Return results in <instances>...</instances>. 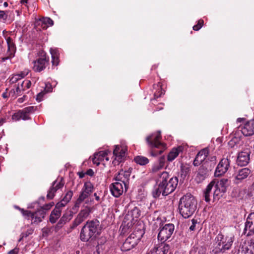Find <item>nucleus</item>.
<instances>
[{
  "instance_id": "f257e3e1",
  "label": "nucleus",
  "mask_w": 254,
  "mask_h": 254,
  "mask_svg": "<svg viewBox=\"0 0 254 254\" xmlns=\"http://www.w3.org/2000/svg\"><path fill=\"white\" fill-rule=\"evenodd\" d=\"M178 179L176 177L170 178L167 172H163L158 179V188L157 189V194L162 193L163 195H167L173 192L178 185Z\"/></svg>"
},
{
  "instance_id": "f03ea898",
  "label": "nucleus",
  "mask_w": 254,
  "mask_h": 254,
  "mask_svg": "<svg viewBox=\"0 0 254 254\" xmlns=\"http://www.w3.org/2000/svg\"><path fill=\"white\" fill-rule=\"evenodd\" d=\"M196 204L195 198L190 194H187L181 198L180 201V214L185 218H189L195 210Z\"/></svg>"
},
{
  "instance_id": "7ed1b4c3",
  "label": "nucleus",
  "mask_w": 254,
  "mask_h": 254,
  "mask_svg": "<svg viewBox=\"0 0 254 254\" xmlns=\"http://www.w3.org/2000/svg\"><path fill=\"white\" fill-rule=\"evenodd\" d=\"M234 241V235L232 233L226 234H218L213 243V251L215 253L224 252L229 250Z\"/></svg>"
},
{
  "instance_id": "20e7f679",
  "label": "nucleus",
  "mask_w": 254,
  "mask_h": 254,
  "mask_svg": "<svg viewBox=\"0 0 254 254\" xmlns=\"http://www.w3.org/2000/svg\"><path fill=\"white\" fill-rule=\"evenodd\" d=\"M98 226L99 222L97 221L87 222L81 230V240L84 242L94 240L99 233Z\"/></svg>"
},
{
  "instance_id": "39448f33",
  "label": "nucleus",
  "mask_w": 254,
  "mask_h": 254,
  "mask_svg": "<svg viewBox=\"0 0 254 254\" xmlns=\"http://www.w3.org/2000/svg\"><path fill=\"white\" fill-rule=\"evenodd\" d=\"M161 138L159 131L146 137V141L152 147L151 154L155 156L162 153L167 148L165 143L159 141Z\"/></svg>"
},
{
  "instance_id": "423d86ee",
  "label": "nucleus",
  "mask_w": 254,
  "mask_h": 254,
  "mask_svg": "<svg viewBox=\"0 0 254 254\" xmlns=\"http://www.w3.org/2000/svg\"><path fill=\"white\" fill-rule=\"evenodd\" d=\"M140 216V211L136 207L129 210L125 216L122 226L123 230L127 231V229L132 227L138 220Z\"/></svg>"
},
{
  "instance_id": "0eeeda50",
  "label": "nucleus",
  "mask_w": 254,
  "mask_h": 254,
  "mask_svg": "<svg viewBox=\"0 0 254 254\" xmlns=\"http://www.w3.org/2000/svg\"><path fill=\"white\" fill-rule=\"evenodd\" d=\"M143 234V231L139 229L130 234L123 244L125 250L127 251L135 247L140 240Z\"/></svg>"
},
{
  "instance_id": "6e6552de",
  "label": "nucleus",
  "mask_w": 254,
  "mask_h": 254,
  "mask_svg": "<svg viewBox=\"0 0 254 254\" xmlns=\"http://www.w3.org/2000/svg\"><path fill=\"white\" fill-rule=\"evenodd\" d=\"M127 147L125 145H116L113 151L112 163L114 166L119 165L125 159L127 151Z\"/></svg>"
},
{
  "instance_id": "1a4fd4ad",
  "label": "nucleus",
  "mask_w": 254,
  "mask_h": 254,
  "mask_svg": "<svg viewBox=\"0 0 254 254\" xmlns=\"http://www.w3.org/2000/svg\"><path fill=\"white\" fill-rule=\"evenodd\" d=\"M174 231V226L172 224H167L160 228L158 238L160 241L165 242L169 239Z\"/></svg>"
},
{
  "instance_id": "9d476101",
  "label": "nucleus",
  "mask_w": 254,
  "mask_h": 254,
  "mask_svg": "<svg viewBox=\"0 0 254 254\" xmlns=\"http://www.w3.org/2000/svg\"><path fill=\"white\" fill-rule=\"evenodd\" d=\"M111 156L112 154L110 151H101L94 154L92 158L93 162L97 166L100 163L105 165L109 161Z\"/></svg>"
},
{
  "instance_id": "9b49d317",
  "label": "nucleus",
  "mask_w": 254,
  "mask_h": 254,
  "mask_svg": "<svg viewBox=\"0 0 254 254\" xmlns=\"http://www.w3.org/2000/svg\"><path fill=\"white\" fill-rule=\"evenodd\" d=\"M11 34V33H9L5 31H3V35L5 39H6L8 46L7 56L6 57L2 58L3 61L13 57L14 56L16 50L15 45L13 42L12 38L10 36H9Z\"/></svg>"
},
{
  "instance_id": "f8f14e48",
  "label": "nucleus",
  "mask_w": 254,
  "mask_h": 254,
  "mask_svg": "<svg viewBox=\"0 0 254 254\" xmlns=\"http://www.w3.org/2000/svg\"><path fill=\"white\" fill-rule=\"evenodd\" d=\"M238 134L250 136L254 134V121L247 122L239 126L237 130Z\"/></svg>"
},
{
  "instance_id": "ddd939ff",
  "label": "nucleus",
  "mask_w": 254,
  "mask_h": 254,
  "mask_svg": "<svg viewBox=\"0 0 254 254\" xmlns=\"http://www.w3.org/2000/svg\"><path fill=\"white\" fill-rule=\"evenodd\" d=\"M53 24V21L50 18L43 17L36 20L35 28L37 31H41L42 29H47L49 26H52Z\"/></svg>"
},
{
  "instance_id": "4468645a",
  "label": "nucleus",
  "mask_w": 254,
  "mask_h": 254,
  "mask_svg": "<svg viewBox=\"0 0 254 254\" xmlns=\"http://www.w3.org/2000/svg\"><path fill=\"white\" fill-rule=\"evenodd\" d=\"M239 254H254V239L244 242L239 250Z\"/></svg>"
},
{
  "instance_id": "2eb2a0df",
  "label": "nucleus",
  "mask_w": 254,
  "mask_h": 254,
  "mask_svg": "<svg viewBox=\"0 0 254 254\" xmlns=\"http://www.w3.org/2000/svg\"><path fill=\"white\" fill-rule=\"evenodd\" d=\"M53 206V204H49L45 206L44 208L41 209L35 213H29V216H31L32 220L35 223H38L42 221V219L44 217L45 214V210H49Z\"/></svg>"
},
{
  "instance_id": "dca6fc26",
  "label": "nucleus",
  "mask_w": 254,
  "mask_h": 254,
  "mask_svg": "<svg viewBox=\"0 0 254 254\" xmlns=\"http://www.w3.org/2000/svg\"><path fill=\"white\" fill-rule=\"evenodd\" d=\"M250 151L248 148H246L240 152L237 158L238 164L241 166L247 165L250 160Z\"/></svg>"
},
{
  "instance_id": "f3484780",
  "label": "nucleus",
  "mask_w": 254,
  "mask_h": 254,
  "mask_svg": "<svg viewBox=\"0 0 254 254\" xmlns=\"http://www.w3.org/2000/svg\"><path fill=\"white\" fill-rule=\"evenodd\" d=\"M229 166V160L227 158L222 159L217 167L215 172V176L219 177L225 173L228 169Z\"/></svg>"
},
{
  "instance_id": "a211bd4d",
  "label": "nucleus",
  "mask_w": 254,
  "mask_h": 254,
  "mask_svg": "<svg viewBox=\"0 0 254 254\" xmlns=\"http://www.w3.org/2000/svg\"><path fill=\"white\" fill-rule=\"evenodd\" d=\"M48 62L45 53H42L39 59L34 62L33 69L37 71H40L45 68Z\"/></svg>"
},
{
  "instance_id": "6ab92c4d",
  "label": "nucleus",
  "mask_w": 254,
  "mask_h": 254,
  "mask_svg": "<svg viewBox=\"0 0 254 254\" xmlns=\"http://www.w3.org/2000/svg\"><path fill=\"white\" fill-rule=\"evenodd\" d=\"M121 182H116L112 184L110 186V190L112 194L115 197H119L123 194L125 187Z\"/></svg>"
},
{
  "instance_id": "aec40b11",
  "label": "nucleus",
  "mask_w": 254,
  "mask_h": 254,
  "mask_svg": "<svg viewBox=\"0 0 254 254\" xmlns=\"http://www.w3.org/2000/svg\"><path fill=\"white\" fill-rule=\"evenodd\" d=\"M130 169L127 171H121L116 176L115 180L117 182H121L125 187V190L127 189V183L130 176Z\"/></svg>"
},
{
  "instance_id": "412c9836",
  "label": "nucleus",
  "mask_w": 254,
  "mask_h": 254,
  "mask_svg": "<svg viewBox=\"0 0 254 254\" xmlns=\"http://www.w3.org/2000/svg\"><path fill=\"white\" fill-rule=\"evenodd\" d=\"M245 233L251 235L254 234V213H251L247 219L245 227Z\"/></svg>"
},
{
  "instance_id": "4be33fe9",
  "label": "nucleus",
  "mask_w": 254,
  "mask_h": 254,
  "mask_svg": "<svg viewBox=\"0 0 254 254\" xmlns=\"http://www.w3.org/2000/svg\"><path fill=\"white\" fill-rule=\"evenodd\" d=\"M208 151L207 149H204L199 151L197 154L193 164L194 165H198L202 163L208 155Z\"/></svg>"
},
{
  "instance_id": "5701e85b",
  "label": "nucleus",
  "mask_w": 254,
  "mask_h": 254,
  "mask_svg": "<svg viewBox=\"0 0 254 254\" xmlns=\"http://www.w3.org/2000/svg\"><path fill=\"white\" fill-rule=\"evenodd\" d=\"M169 250V246L165 244H161L155 246L151 251L155 254H167Z\"/></svg>"
},
{
  "instance_id": "b1692460",
  "label": "nucleus",
  "mask_w": 254,
  "mask_h": 254,
  "mask_svg": "<svg viewBox=\"0 0 254 254\" xmlns=\"http://www.w3.org/2000/svg\"><path fill=\"white\" fill-rule=\"evenodd\" d=\"M250 172V170L246 168L240 170L236 175V183H239L241 180L246 178Z\"/></svg>"
},
{
  "instance_id": "393cba45",
  "label": "nucleus",
  "mask_w": 254,
  "mask_h": 254,
  "mask_svg": "<svg viewBox=\"0 0 254 254\" xmlns=\"http://www.w3.org/2000/svg\"><path fill=\"white\" fill-rule=\"evenodd\" d=\"M182 151V147L179 146L177 148H173L169 153L167 156V160L168 161L171 162L174 160Z\"/></svg>"
},
{
  "instance_id": "a878e982",
  "label": "nucleus",
  "mask_w": 254,
  "mask_h": 254,
  "mask_svg": "<svg viewBox=\"0 0 254 254\" xmlns=\"http://www.w3.org/2000/svg\"><path fill=\"white\" fill-rule=\"evenodd\" d=\"M207 170L203 167H201L196 172L195 177V180L197 183H199L203 180L206 175Z\"/></svg>"
},
{
  "instance_id": "bb28decb",
  "label": "nucleus",
  "mask_w": 254,
  "mask_h": 254,
  "mask_svg": "<svg viewBox=\"0 0 254 254\" xmlns=\"http://www.w3.org/2000/svg\"><path fill=\"white\" fill-rule=\"evenodd\" d=\"M29 70H25V71L21 72L20 73L15 74L10 77V82L11 83H14L17 82L19 79L25 77L28 73Z\"/></svg>"
},
{
  "instance_id": "cd10ccee",
  "label": "nucleus",
  "mask_w": 254,
  "mask_h": 254,
  "mask_svg": "<svg viewBox=\"0 0 254 254\" xmlns=\"http://www.w3.org/2000/svg\"><path fill=\"white\" fill-rule=\"evenodd\" d=\"M215 184V181H211L207 186L206 190L204 191V197L206 201L208 202L210 201V193L212 190L213 189Z\"/></svg>"
},
{
  "instance_id": "c85d7f7f",
  "label": "nucleus",
  "mask_w": 254,
  "mask_h": 254,
  "mask_svg": "<svg viewBox=\"0 0 254 254\" xmlns=\"http://www.w3.org/2000/svg\"><path fill=\"white\" fill-rule=\"evenodd\" d=\"M60 207H57V205L56 206V208L52 211L50 217V221L52 223H55L57 221V220L61 216V210H60Z\"/></svg>"
},
{
  "instance_id": "c756f323",
  "label": "nucleus",
  "mask_w": 254,
  "mask_h": 254,
  "mask_svg": "<svg viewBox=\"0 0 254 254\" xmlns=\"http://www.w3.org/2000/svg\"><path fill=\"white\" fill-rule=\"evenodd\" d=\"M28 116L26 112L23 111H20L15 113L12 117V119L13 121H16L20 119L26 120L28 119Z\"/></svg>"
},
{
  "instance_id": "7c9ffc66",
  "label": "nucleus",
  "mask_w": 254,
  "mask_h": 254,
  "mask_svg": "<svg viewBox=\"0 0 254 254\" xmlns=\"http://www.w3.org/2000/svg\"><path fill=\"white\" fill-rule=\"evenodd\" d=\"M50 52L52 55L53 64L55 65H57L59 62V54L58 50L55 49H51Z\"/></svg>"
},
{
  "instance_id": "2f4dec72",
  "label": "nucleus",
  "mask_w": 254,
  "mask_h": 254,
  "mask_svg": "<svg viewBox=\"0 0 254 254\" xmlns=\"http://www.w3.org/2000/svg\"><path fill=\"white\" fill-rule=\"evenodd\" d=\"M165 156L161 157L159 159L158 163L154 165L152 168V170L154 172L157 171L161 169H162L165 165Z\"/></svg>"
},
{
  "instance_id": "473e14b6",
  "label": "nucleus",
  "mask_w": 254,
  "mask_h": 254,
  "mask_svg": "<svg viewBox=\"0 0 254 254\" xmlns=\"http://www.w3.org/2000/svg\"><path fill=\"white\" fill-rule=\"evenodd\" d=\"M72 196V192L71 191H67L66 194L65 195L62 201L57 204V207L64 206L65 204L70 200Z\"/></svg>"
},
{
  "instance_id": "72a5a7b5",
  "label": "nucleus",
  "mask_w": 254,
  "mask_h": 254,
  "mask_svg": "<svg viewBox=\"0 0 254 254\" xmlns=\"http://www.w3.org/2000/svg\"><path fill=\"white\" fill-rule=\"evenodd\" d=\"M229 185L228 180L226 179H222L219 181L215 183V187H219L221 189L222 191H225L227 187Z\"/></svg>"
},
{
  "instance_id": "f704fd0d",
  "label": "nucleus",
  "mask_w": 254,
  "mask_h": 254,
  "mask_svg": "<svg viewBox=\"0 0 254 254\" xmlns=\"http://www.w3.org/2000/svg\"><path fill=\"white\" fill-rule=\"evenodd\" d=\"M205 248L201 246L194 247L190 252V254H205Z\"/></svg>"
},
{
  "instance_id": "c9c22d12",
  "label": "nucleus",
  "mask_w": 254,
  "mask_h": 254,
  "mask_svg": "<svg viewBox=\"0 0 254 254\" xmlns=\"http://www.w3.org/2000/svg\"><path fill=\"white\" fill-rule=\"evenodd\" d=\"M31 85V81L29 80H25L22 84L20 85V86H18V87L16 88V92L18 94L19 91H20L21 90H24L26 89L29 88L30 87Z\"/></svg>"
},
{
  "instance_id": "e433bc0d",
  "label": "nucleus",
  "mask_w": 254,
  "mask_h": 254,
  "mask_svg": "<svg viewBox=\"0 0 254 254\" xmlns=\"http://www.w3.org/2000/svg\"><path fill=\"white\" fill-rule=\"evenodd\" d=\"M234 137L229 142V144L231 147H234L235 145L238 143L241 137V135L238 134L237 131L236 130L234 134Z\"/></svg>"
},
{
  "instance_id": "4c0bfd02",
  "label": "nucleus",
  "mask_w": 254,
  "mask_h": 254,
  "mask_svg": "<svg viewBox=\"0 0 254 254\" xmlns=\"http://www.w3.org/2000/svg\"><path fill=\"white\" fill-rule=\"evenodd\" d=\"M213 189H214L213 195L214 199H219L220 197L222 196L224 193L225 191H222L221 189L219 187H215V185L214 186Z\"/></svg>"
},
{
  "instance_id": "58836bf2",
  "label": "nucleus",
  "mask_w": 254,
  "mask_h": 254,
  "mask_svg": "<svg viewBox=\"0 0 254 254\" xmlns=\"http://www.w3.org/2000/svg\"><path fill=\"white\" fill-rule=\"evenodd\" d=\"M135 162L141 165H144L149 162L148 159L143 156H138L134 158Z\"/></svg>"
},
{
  "instance_id": "ea45409f",
  "label": "nucleus",
  "mask_w": 254,
  "mask_h": 254,
  "mask_svg": "<svg viewBox=\"0 0 254 254\" xmlns=\"http://www.w3.org/2000/svg\"><path fill=\"white\" fill-rule=\"evenodd\" d=\"M92 186L90 183H86L84 185L83 192H85L87 194H89L92 191Z\"/></svg>"
},
{
  "instance_id": "a19ab883",
  "label": "nucleus",
  "mask_w": 254,
  "mask_h": 254,
  "mask_svg": "<svg viewBox=\"0 0 254 254\" xmlns=\"http://www.w3.org/2000/svg\"><path fill=\"white\" fill-rule=\"evenodd\" d=\"M88 194L83 191L80 195L78 199H77L76 202V206H77L78 204H79V203H81L82 201H83L88 196Z\"/></svg>"
},
{
  "instance_id": "79ce46f5",
  "label": "nucleus",
  "mask_w": 254,
  "mask_h": 254,
  "mask_svg": "<svg viewBox=\"0 0 254 254\" xmlns=\"http://www.w3.org/2000/svg\"><path fill=\"white\" fill-rule=\"evenodd\" d=\"M190 172V169L187 167H182V172H181V176L183 178H185L188 175V173Z\"/></svg>"
},
{
  "instance_id": "37998d69",
  "label": "nucleus",
  "mask_w": 254,
  "mask_h": 254,
  "mask_svg": "<svg viewBox=\"0 0 254 254\" xmlns=\"http://www.w3.org/2000/svg\"><path fill=\"white\" fill-rule=\"evenodd\" d=\"M50 90H47L46 89V91H43V92H41L40 93H39L37 96V98H36V100L40 102L42 100V98L43 97V96H44V95L46 93V92H50Z\"/></svg>"
},
{
  "instance_id": "c03bdc74",
  "label": "nucleus",
  "mask_w": 254,
  "mask_h": 254,
  "mask_svg": "<svg viewBox=\"0 0 254 254\" xmlns=\"http://www.w3.org/2000/svg\"><path fill=\"white\" fill-rule=\"evenodd\" d=\"M203 24V21L202 20H199L198 22L197 25H194L193 27V29L194 30H199Z\"/></svg>"
},
{
  "instance_id": "a18cd8bd",
  "label": "nucleus",
  "mask_w": 254,
  "mask_h": 254,
  "mask_svg": "<svg viewBox=\"0 0 254 254\" xmlns=\"http://www.w3.org/2000/svg\"><path fill=\"white\" fill-rule=\"evenodd\" d=\"M7 17V13L4 11L0 10V18L2 19L3 21L5 22Z\"/></svg>"
},
{
  "instance_id": "49530a36",
  "label": "nucleus",
  "mask_w": 254,
  "mask_h": 254,
  "mask_svg": "<svg viewBox=\"0 0 254 254\" xmlns=\"http://www.w3.org/2000/svg\"><path fill=\"white\" fill-rule=\"evenodd\" d=\"M197 223L196 221L194 220V219L192 220V224L190 226V230L193 231L194 230L195 224Z\"/></svg>"
},
{
  "instance_id": "de8ad7c7",
  "label": "nucleus",
  "mask_w": 254,
  "mask_h": 254,
  "mask_svg": "<svg viewBox=\"0 0 254 254\" xmlns=\"http://www.w3.org/2000/svg\"><path fill=\"white\" fill-rule=\"evenodd\" d=\"M18 253V250L16 249H15L11 251H10L8 253V254H17Z\"/></svg>"
},
{
  "instance_id": "09e8293b",
  "label": "nucleus",
  "mask_w": 254,
  "mask_h": 254,
  "mask_svg": "<svg viewBox=\"0 0 254 254\" xmlns=\"http://www.w3.org/2000/svg\"><path fill=\"white\" fill-rule=\"evenodd\" d=\"M31 0H21V3L23 4H26L30 2Z\"/></svg>"
},
{
  "instance_id": "8fccbe9b",
  "label": "nucleus",
  "mask_w": 254,
  "mask_h": 254,
  "mask_svg": "<svg viewBox=\"0 0 254 254\" xmlns=\"http://www.w3.org/2000/svg\"><path fill=\"white\" fill-rule=\"evenodd\" d=\"M86 174L89 176H92L93 174V171L92 170L89 169L86 172Z\"/></svg>"
},
{
  "instance_id": "3c124183",
  "label": "nucleus",
  "mask_w": 254,
  "mask_h": 254,
  "mask_svg": "<svg viewBox=\"0 0 254 254\" xmlns=\"http://www.w3.org/2000/svg\"><path fill=\"white\" fill-rule=\"evenodd\" d=\"M7 1V0H6V1H3V2L4 6L5 7L7 6V5H8V4H7V1Z\"/></svg>"
},
{
  "instance_id": "603ef678",
  "label": "nucleus",
  "mask_w": 254,
  "mask_h": 254,
  "mask_svg": "<svg viewBox=\"0 0 254 254\" xmlns=\"http://www.w3.org/2000/svg\"><path fill=\"white\" fill-rule=\"evenodd\" d=\"M79 175L80 178H83L84 177V174L82 173H79Z\"/></svg>"
},
{
  "instance_id": "864d4df0",
  "label": "nucleus",
  "mask_w": 254,
  "mask_h": 254,
  "mask_svg": "<svg viewBox=\"0 0 254 254\" xmlns=\"http://www.w3.org/2000/svg\"><path fill=\"white\" fill-rule=\"evenodd\" d=\"M97 253L99 254L100 253H101V251L100 250V248L99 247L97 249Z\"/></svg>"
},
{
  "instance_id": "5fc2aeb1",
  "label": "nucleus",
  "mask_w": 254,
  "mask_h": 254,
  "mask_svg": "<svg viewBox=\"0 0 254 254\" xmlns=\"http://www.w3.org/2000/svg\"><path fill=\"white\" fill-rule=\"evenodd\" d=\"M4 122V121L2 119L0 121V125H1Z\"/></svg>"
},
{
  "instance_id": "6e6d98bb",
  "label": "nucleus",
  "mask_w": 254,
  "mask_h": 254,
  "mask_svg": "<svg viewBox=\"0 0 254 254\" xmlns=\"http://www.w3.org/2000/svg\"><path fill=\"white\" fill-rule=\"evenodd\" d=\"M147 254H155L151 250L149 251Z\"/></svg>"
},
{
  "instance_id": "4d7b16f0",
  "label": "nucleus",
  "mask_w": 254,
  "mask_h": 254,
  "mask_svg": "<svg viewBox=\"0 0 254 254\" xmlns=\"http://www.w3.org/2000/svg\"><path fill=\"white\" fill-rule=\"evenodd\" d=\"M242 120H243V119H238L237 120V121H238V122H241V121H242Z\"/></svg>"
},
{
  "instance_id": "13d9d810",
  "label": "nucleus",
  "mask_w": 254,
  "mask_h": 254,
  "mask_svg": "<svg viewBox=\"0 0 254 254\" xmlns=\"http://www.w3.org/2000/svg\"><path fill=\"white\" fill-rule=\"evenodd\" d=\"M30 108L27 109H26V112H29L30 111Z\"/></svg>"
},
{
  "instance_id": "bf43d9fd",
  "label": "nucleus",
  "mask_w": 254,
  "mask_h": 254,
  "mask_svg": "<svg viewBox=\"0 0 254 254\" xmlns=\"http://www.w3.org/2000/svg\"><path fill=\"white\" fill-rule=\"evenodd\" d=\"M19 101L20 102H22V100L21 99H19Z\"/></svg>"
},
{
  "instance_id": "052dcab7",
  "label": "nucleus",
  "mask_w": 254,
  "mask_h": 254,
  "mask_svg": "<svg viewBox=\"0 0 254 254\" xmlns=\"http://www.w3.org/2000/svg\"><path fill=\"white\" fill-rule=\"evenodd\" d=\"M96 198L97 200H98L99 199V197L98 196H96Z\"/></svg>"
},
{
  "instance_id": "680f3d73",
  "label": "nucleus",
  "mask_w": 254,
  "mask_h": 254,
  "mask_svg": "<svg viewBox=\"0 0 254 254\" xmlns=\"http://www.w3.org/2000/svg\"><path fill=\"white\" fill-rule=\"evenodd\" d=\"M3 96L4 97H5V95L3 94Z\"/></svg>"
},
{
  "instance_id": "e2e57ef3",
  "label": "nucleus",
  "mask_w": 254,
  "mask_h": 254,
  "mask_svg": "<svg viewBox=\"0 0 254 254\" xmlns=\"http://www.w3.org/2000/svg\"><path fill=\"white\" fill-rule=\"evenodd\" d=\"M3 96L4 97H5V95L3 94Z\"/></svg>"
}]
</instances>
